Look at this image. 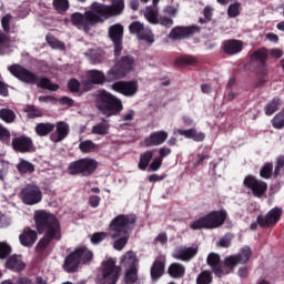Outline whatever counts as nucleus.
Instances as JSON below:
<instances>
[{"label":"nucleus","instance_id":"obj_1","mask_svg":"<svg viewBox=\"0 0 284 284\" xmlns=\"http://www.w3.org/2000/svg\"><path fill=\"white\" fill-rule=\"evenodd\" d=\"M123 10H125V0H113L110 6L101 2H93L90 6V9L84 13H72L71 23L78 28V30L90 32L92 26H97V23H105L108 19L119 17V14H123Z\"/></svg>","mask_w":284,"mask_h":284},{"label":"nucleus","instance_id":"obj_2","mask_svg":"<svg viewBox=\"0 0 284 284\" xmlns=\"http://www.w3.org/2000/svg\"><path fill=\"white\" fill-rule=\"evenodd\" d=\"M33 221L38 234H43L36 245V252L40 256H48L52 252V243L61 241V222L57 215L44 210L36 211Z\"/></svg>","mask_w":284,"mask_h":284},{"label":"nucleus","instance_id":"obj_3","mask_svg":"<svg viewBox=\"0 0 284 284\" xmlns=\"http://www.w3.org/2000/svg\"><path fill=\"white\" fill-rule=\"evenodd\" d=\"M252 253L253 251L251 246H242L239 253L226 255L224 262H222L220 253L212 252L209 253L206 263L210 265L213 274L221 278V276L232 274L237 265H246L252 257Z\"/></svg>","mask_w":284,"mask_h":284},{"label":"nucleus","instance_id":"obj_4","mask_svg":"<svg viewBox=\"0 0 284 284\" xmlns=\"http://www.w3.org/2000/svg\"><path fill=\"white\" fill-rule=\"evenodd\" d=\"M8 70L12 77H16V79L28 85H37V88L49 90L50 92H57V90H59V84L52 83V80L49 78L37 75L21 64H12Z\"/></svg>","mask_w":284,"mask_h":284},{"label":"nucleus","instance_id":"obj_5","mask_svg":"<svg viewBox=\"0 0 284 284\" xmlns=\"http://www.w3.org/2000/svg\"><path fill=\"white\" fill-rule=\"evenodd\" d=\"M95 108L104 116H116L123 112V102L105 89L98 90L95 93Z\"/></svg>","mask_w":284,"mask_h":284},{"label":"nucleus","instance_id":"obj_6","mask_svg":"<svg viewBox=\"0 0 284 284\" xmlns=\"http://www.w3.org/2000/svg\"><path fill=\"white\" fill-rule=\"evenodd\" d=\"M136 224V215L120 214L116 215L109 224V236L119 239V236L130 235Z\"/></svg>","mask_w":284,"mask_h":284},{"label":"nucleus","instance_id":"obj_7","mask_svg":"<svg viewBox=\"0 0 284 284\" xmlns=\"http://www.w3.org/2000/svg\"><path fill=\"white\" fill-rule=\"evenodd\" d=\"M225 220H227V211L225 209L209 211L205 215H201L196 220L190 223V227L197 229H219L223 226Z\"/></svg>","mask_w":284,"mask_h":284},{"label":"nucleus","instance_id":"obj_8","mask_svg":"<svg viewBox=\"0 0 284 284\" xmlns=\"http://www.w3.org/2000/svg\"><path fill=\"white\" fill-rule=\"evenodd\" d=\"M99 168V162L92 158H81L69 163L67 172L71 176H92Z\"/></svg>","mask_w":284,"mask_h":284},{"label":"nucleus","instance_id":"obj_9","mask_svg":"<svg viewBox=\"0 0 284 284\" xmlns=\"http://www.w3.org/2000/svg\"><path fill=\"white\" fill-rule=\"evenodd\" d=\"M134 70V58L131 55H123L115 64L106 72V81L112 82L119 79H125Z\"/></svg>","mask_w":284,"mask_h":284},{"label":"nucleus","instance_id":"obj_10","mask_svg":"<svg viewBox=\"0 0 284 284\" xmlns=\"http://www.w3.org/2000/svg\"><path fill=\"white\" fill-rule=\"evenodd\" d=\"M121 274V267L112 258L102 262V277L100 284H116Z\"/></svg>","mask_w":284,"mask_h":284},{"label":"nucleus","instance_id":"obj_11","mask_svg":"<svg viewBox=\"0 0 284 284\" xmlns=\"http://www.w3.org/2000/svg\"><path fill=\"white\" fill-rule=\"evenodd\" d=\"M20 199L24 205H38L43 201V192L37 184H27L21 189Z\"/></svg>","mask_w":284,"mask_h":284},{"label":"nucleus","instance_id":"obj_12","mask_svg":"<svg viewBox=\"0 0 284 284\" xmlns=\"http://www.w3.org/2000/svg\"><path fill=\"white\" fill-rule=\"evenodd\" d=\"M267 60H268V50L265 47L253 51L251 55V61L255 69V72L258 75H267L268 73Z\"/></svg>","mask_w":284,"mask_h":284},{"label":"nucleus","instance_id":"obj_13","mask_svg":"<svg viewBox=\"0 0 284 284\" xmlns=\"http://www.w3.org/2000/svg\"><path fill=\"white\" fill-rule=\"evenodd\" d=\"M243 185L250 189L255 197H263L267 193L268 184L264 180H260L256 175L250 173L245 175Z\"/></svg>","mask_w":284,"mask_h":284},{"label":"nucleus","instance_id":"obj_14","mask_svg":"<svg viewBox=\"0 0 284 284\" xmlns=\"http://www.w3.org/2000/svg\"><path fill=\"white\" fill-rule=\"evenodd\" d=\"M109 39H111L114 48V57L119 59L123 52V27L121 23H115L109 27Z\"/></svg>","mask_w":284,"mask_h":284},{"label":"nucleus","instance_id":"obj_15","mask_svg":"<svg viewBox=\"0 0 284 284\" xmlns=\"http://www.w3.org/2000/svg\"><path fill=\"white\" fill-rule=\"evenodd\" d=\"M11 146L14 152L28 154L34 150V142L32 141V138L20 135L12 139Z\"/></svg>","mask_w":284,"mask_h":284},{"label":"nucleus","instance_id":"obj_16","mask_svg":"<svg viewBox=\"0 0 284 284\" xmlns=\"http://www.w3.org/2000/svg\"><path fill=\"white\" fill-rule=\"evenodd\" d=\"M112 90L123 94V97H134L139 92V83L134 80L131 81H118L112 84Z\"/></svg>","mask_w":284,"mask_h":284},{"label":"nucleus","instance_id":"obj_17","mask_svg":"<svg viewBox=\"0 0 284 284\" xmlns=\"http://www.w3.org/2000/svg\"><path fill=\"white\" fill-rule=\"evenodd\" d=\"M282 213L283 209L274 206L266 213V215H257V222L260 226H273L281 220Z\"/></svg>","mask_w":284,"mask_h":284},{"label":"nucleus","instance_id":"obj_18","mask_svg":"<svg viewBox=\"0 0 284 284\" xmlns=\"http://www.w3.org/2000/svg\"><path fill=\"white\" fill-rule=\"evenodd\" d=\"M200 31V27L196 24H192L191 27H174L170 33V40H185L186 38H191Z\"/></svg>","mask_w":284,"mask_h":284},{"label":"nucleus","instance_id":"obj_19","mask_svg":"<svg viewBox=\"0 0 284 284\" xmlns=\"http://www.w3.org/2000/svg\"><path fill=\"white\" fill-rule=\"evenodd\" d=\"M165 267H166V257L165 255H160L159 257H155L153 261V264L151 265V280L154 281V283H158L162 276L165 274Z\"/></svg>","mask_w":284,"mask_h":284},{"label":"nucleus","instance_id":"obj_20","mask_svg":"<svg viewBox=\"0 0 284 284\" xmlns=\"http://www.w3.org/2000/svg\"><path fill=\"white\" fill-rule=\"evenodd\" d=\"M55 132L51 133L50 141L52 143H61L64 139H68L70 134V124L68 122L59 121L54 124Z\"/></svg>","mask_w":284,"mask_h":284},{"label":"nucleus","instance_id":"obj_21","mask_svg":"<svg viewBox=\"0 0 284 284\" xmlns=\"http://www.w3.org/2000/svg\"><path fill=\"white\" fill-rule=\"evenodd\" d=\"M38 240L39 232L32 230L30 226L24 227L22 233L19 235L20 244L23 247H32Z\"/></svg>","mask_w":284,"mask_h":284},{"label":"nucleus","instance_id":"obj_22","mask_svg":"<svg viewBox=\"0 0 284 284\" xmlns=\"http://www.w3.org/2000/svg\"><path fill=\"white\" fill-rule=\"evenodd\" d=\"M199 253V246H184L183 248H178L175 253H173V257L176 260H183L185 263H190L192 257H195Z\"/></svg>","mask_w":284,"mask_h":284},{"label":"nucleus","instance_id":"obj_23","mask_svg":"<svg viewBox=\"0 0 284 284\" xmlns=\"http://www.w3.org/2000/svg\"><path fill=\"white\" fill-rule=\"evenodd\" d=\"M81 263L79 262V257L75 255L74 251L71 252L67 257L64 258L63 262V270L68 274H74V272H79Z\"/></svg>","mask_w":284,"mask_h":284},{"label":"nucleus","instance_id":"obj_24","mask_svg":"<svg viewBox=\"0 0 284 284\" xmlns=\"http://www.w3.org/2000/svg\"><path fill=\"white\" fill-rule=\"evenodd\" d=\"M168 138V131H153L149 138L144 139V144L146 146H158L159 144H163Z\"/></svg>","mask_w":284,"mask_h":284},{"label":"nucleus","instance_id":"obj_25","mask_svg":"<svg viewBox=\"0 0 284 284\" xmlns=\"http://www.w3.org/2000/svg\"><path fill=\"white\" fill-rule=\"evenodd\" d=\"M222 49L226 55H236L243 51V42L241 40H224Z\"/></svg>","mask_w":284,"mask_h":284},{"label":"nucleus","instance_id":"obj_26","mask_svg":"<svg viewBox=\"0 0 284 284\" xmlns=\"http://www.w3.org/2000/svg\"><path fill=\"white\" fill-rule=\"evenodd\" d=\"M4 267L11 272H23L26 263L21 260V255L13 254L7 258Z\"/></svg>","mask_w":284,"mask_h":284},{"label":"nucleus","instance_id":"obj_27","mask_svg":"<svg viewBox=\"0 0 284 284\" xmlns=\"http://www.w3.org/2000/svg\"><path fill=\"white\" fill-rule=\"evenodd\" d=\"M73 252L78 257L80 265H88L94 258V253H92L88 246H78Z\"/></svg>","mask_w":284,"mask_h":284},{"label":"nucleus","instance_id":"obj_28","mask_svg":"<svg viewBox=\"0 0 284 284\" xmlns=\"http://www.w3.org/2000/svg\"><path fill=\"white\" fill-rule=\"evenodd\" d=\"M168 274L171 276V278H175V281H179V278H184L186 274V266L181 264V262H171V264L168 266Z\"/></svg>","mask_w":284,"mask_h":284},{"label":"nucleus","instance_id":"obj_29","mask_svg":"<svg viewBox=\"0 0 284 284\" xmlns=\"http://www.w3.org/2000/svg\"><path fill=\"white\" fill-rule=\"evenodd\" d=\"M178 133L194 140V142H203L206 138V134L203 131H197V129H178Z\"/></svg>","mask_w":284,"mask_h":284},{"label":"nucleus","instance_id":"obj_30","mask_svg":"<svg viewBox=\"0 0 284 284\" xmlns=\"http://www.w3.org/2000/svg\"><path fill=\"white\" fill-rule=\"evenodd\" d=\"M160 0H153V4L151 7H146V11L144 12V18L151 23V24H159V4Z\"/></svg>","mask_w":284,"mask_h":284},{"label":"nucleus","instance_id":"obj_31","mask_svg":"<svg viewBox=\"0 0 284 284\" xmlns=\"http://www.w3.org/2000/svg\"><path fill=\"white\" fill-rule=\"evenodd\" d=\"M176 67H196L200 62L199 58L196 55H179L174 60Z\"/></svg>","mask_w":284,"mask_h":284},{"label":"nucleus","instance_id":"obj_32","mask_svg":"<svg viewBox=\"0 0 284 284\" xmlns=\"http://www.w3.org/2000/svg\"><path fill=\"white\" fill-rule=\"evenodd\" d=\"M122 267L136 268L139 265V260L136 258V254L132 251L126 252L121 258Z\"/></svg>","mask_w":284,"mask_h":284},{"label":"nucleus","instance_id":"obj_33","mask_svg":"<svg viewBox=\"0 0 284 284\" xmlns=\"http://www.w3.org/2000/svg\"><path fill=\"white\" fill-rule=\"evenodd\" d=\"M92 134H98L100 136H105L110 133V122L108 120L102 119V121L91 129Z\"/></svg>","mask_w":284,"mask_h":284},{"label":"nucleus","instance_id":"obj_34","mask_svg":"<svg viewBox=\"0 0 284 284\" xmlns=\"http://www.w3.org/2000/svg\"><path fill=\"white\" fill-rule=\"evenodd\" d=\"M52 132H54V123H38L36 125V134H38V136H48V134H52Z\"/></svg>","mask_w":284,"mask_h":284},{"label":"nucleus","instance_id":"obj_35","mask_svg":"<svg viewBox=\"0 0 284 284\" xmlns=\"http://www.w3.org/2000/svg\"><path fill=\"white\" fill-rule=\"evenodd\" d=\"M105 80H108V77H105V74L102 71H89V81H91L93 85H102V83H105Z\"/></svg>","mask_w":284,"mask_h":284},{"label":"nucleus","instance_id":"obj_36","mask_svg":"<svg viewBox=\"0 0 284 284\" xmlns=\"http://www.w3.org/2000/svg\"><path fill=\"white\" fill-rule=\"evenodd\" d=\"M281 106V98H273L264 108L265 115H273Z\"/></svg>","mask_w":284,"mask_h":284},{"label":"nucleus","instance_id":"obj_37","mask_svg":"<svg viewBox=\"0 0 284 284\" xmlns=\"http://www.w3.org/2000/svg\"><path fill=\"white\" fill-rule=\"evenodd\" d=\"M97 148L98 145L93 143L92 140H84V141H81L79 144V150L83 154H90L92 152H97Z\"/></svg>","mask_w":284,"mask_h":284},{"label":"nucleus","instance_id":"obj_38","mask_svg":"<svg viewBox=\"0 0 284 284\" xmlns=\"http://www.w3.org/2000/svg\"><path fill=\"white\" fill-rule=\"evenodd\" d=\"M274 174V164L273 162H265L260 169V175L264 180H270Z\"/></svg>","mask_w":284,"mask_h":284},{"label":"nucleus","instance_id":"obj_39","mask_svg":"<svg viewBox=\"0 0 284 284\" xmlns=\"http://www.w3.org/2000/svg\"><path fill=\"white\" fill-rule=\"evenodd\" d=\"M45 41L52 48L53 50H65V44L61 42L59 39H57L51 33H48L45 36Z\"/></svg>","mask_w":284,"mask_h":284},{"label":"nucleus","instance_id":"obj_40","mask_svg":"<svg viewBox=\"0 0 284 284\" xmlns=\"http://www.w3.org/2000/svg\"><path fill=\"white\" fill-rule=\"evenodd\" d=\"M17 170L20 174H32V172H34V164L26 160H21L17 165Z\"/></svg>","mask_w":284,"mask_h":284},{"label":"nucleus","instance_id":"obj_41","mask_svg":"<svg viewBox=\"0 0 284 284\" xmlns=\"http://www.w3.org/2000/svg\"><path fill=\"white\" fill-rule=\"evenodd\" d=\"M0 119L4 121V123H14L17 114L12 109H0Z\"/></svg>","mask_w":284,"mask_h":284},{"label":"nucleus","instance_id":"obj_42","mask_svg":"<svg viewBox=\"0 0 284 284\" xmlns=\"http://www.w3.org/2000/svg\"><path fill=\"white\" fill-rule=\"evenodd\" d=\"M129 31L131 34H136L139 41H143V23L141 22H132L129 26Z\"/></svg>","mask_w":284,"mask_h":284},{"label":"nucleus","instance_id":"obj_43","mask_svg":"<svg viewBox=\"0 0 284 284\" xmlns=\"http://www.w3.org/2000/svg\"><path fill=\"white\" fill-rule=\"evenodd\" d=\"M213 275L212 271H201L196 277V284H212Z\"/></svg>","mask_w":284,"mask_h":284},{"label":"nucleus","instance_id":"obj_44","mask_svg":"<svg viewBox=\"0 0 284 284\" xmlns=\"http://www.w3.org/2000/svg\"><path fill=\"white\" fill-rule=\"evenodd\" d=\"M138 268H126V272L124 274V283L126 284H134L136 283V280L139 278Z\"/></svg>","mask_w":284,"mask_h":284},{"label":"nucleus","instance_id":"obj_45","mask_svg":"<svg viewBox=\"0 0 284 284\" xmlns=\"http://www.w3.org/2000/svg\"><path fill=\"white\" fill-rule=\"evenodd\" d=\"M53 8L59 14H63V12H68L70 2L68 0H53Z\"/></svg>","mask_w":284,"mask_h":284},{"label":"nucleus","instance_id":"obj_46","mask_svg":"<svg viewBox=\"0 0 284 284\" xmlns=\"http://www.w3.org/2000/svg\"><path fill=\"white\" fill-rule=\"evenodd\" d=\"M129 241H130V235H120L113 242V250L121 252V250H123V247H125V245H128Z\"/></svg>","mask_w":284,"mask_h":284},{"label":"nucleus","instance_id":"obj_47","mask_svg":"<svg viewBox=\"0 0 284 284\" xmlns=\"http://www.w3.org/2000/svg\"><path fill=\"white\" fill-rule=\"evenodd\" d=\"M12 254V246L8 242H0V260L6 261Z\"/></svg>","mask_w":284,"mask_h":284},{"label":"nucleus","instance_id":"obj_48","mask_svg":"<svg viewBox=\"0 0 284 284\" xmlns=\"http://www.w3.org/2000/svg\"><path fill=\"white\" fill-rule=\"evenodd\" d=\"M23 112L27 113L28 119H39L42 116V113L36 105L29 104L24 108Z\"/></svg>","mask_w":284,"mask_h":284},{"label":"nucleus","instance_id":"obj_49","mask_svg":"<svg viewBox=\"0 0 284 284\" xmlns=\"http://www.w3.org/2000/svg\"><path fill=\"white\" fill-rule=\"evenodd\" d=\"M229 18H237L241 16V2H234L233 4L229 6L227 9Z\"/></svg>","mask_w":284,"mask_h":284},{"label":"nucleus","instance_id":"obj_50","mask_svg":"<svg viewBox=\"0 0 284 284\" xmlns=\"http://www.w3.org/2000/svg\"><path fill=\"white\" fill-rule=\"evenodd\" d=\"M275 129H284V109L272 119Z\"/></svg>","mask_w":284,"mask_h":284},{"label":"nucleus","instance_id":"obj_51","mask_svg":"<svg viewBox=\"0 0 284 284\" xmlns=\"http://www.w3.org/2000/svg\"><path fill=\"white\" fill-rule=\"evenodd\" d=\"M106 236H110V233H105V232L93 233L91 236V243L93 245H99V243H103V241H105Z\"/></svg>","mask_w":284,"mask_h":284},{"label":"nucleus","instance_id":"obj_52","mask_svg":"<svg viewBox=\"0 0 284 284\" xmlns=\"http://www.w3.org/2000/svg\"><path fill=\"white\" fill-rule=\"evenodd\" d=\"M10 36L6 34V33H0V54L4 51L8 50V48H10Z\"/></svg>","mask_w":284,"mask_h":284},{"label":"nucleus","instance_id":"obj_53","mask_svg":"<svg viewBox=\"0 0 284 284\" xmlns=\"http://www.w3.org/2000/svg\"><path fill=\"white\" fill-rule=\"evenodd\" d=\"M0 141L10 145V131L3 124H0Z\"/></svg>","mask_w":284,"mask_h":284},{"label":"nucleus","instance_id":"obj_54","mask_svg":"<svg viewBox=\"0 0 284 284\" xmlns=\"http://www.w3.org/2000/svg\"><path fill=\"white\" fill-rule=\"evenodd\" d=\"M282 169H284V155H278V158L276 160L275 169L273 171L274 178H278V175H281Z\"/></svg>","mask_w":284,"mask_h":284},{"label":"nucleus","instance_id":"obj_55","mask_svg":"<svg viewBox=\"0 0 284 284\" xmlns=\"http://www.w3.org/2000/svg\"><path fill=\"white\" fill-rule=\"evenodd\" d=\"M68 89L74 94L77 92H81V82H79V80L77 79H71L68 82Z\"/></svg>","mask_w":284,"mask_h":284},{"label":"nucleus","instance_id":"obj_56","mask_svg":"<svg viewBox=\"0 0 284 284\" xmlns=\"http://www.w3.org/2000/svg\"><path fill=\"white\" fill-rule=\"evenodd\" d=\"M159 153H160V161H161L160 166H162L164 158H168V155H171L172 149H170V146H161Z\"/></svg>","mask_w":284,"mask_h":284},{"label":"nucleus","instance_id":"obj_57","mask_svg":"<svg viewBox=\"0 0 284 284\" xmlns=\"http://www.w3.org/2000/svg\"><path fill=\"white\" fill-rule=\"evenodd\" d=\"M144 42H148L149 44H153L155 42V37L153 31H151V29H145V27H144Z\"/></svg>","mask_w":284,"mask_h":284},{"label":"nucleus","instance_id":"obj_58","mask_svg":"<svg viewBox=\"0 0 284 284\" xmlns=\"http://www.w3.org/2000/svg\"><path fill=\"white\" fill-rule=\"evenodd\" d=\"M159 169H161V153L149 164V171H159Z\"/></svg>","mask_w":284,"mask_h":284},{"label":"nucleus","instance_id":"obj_59","mask_svg":"<svg viewBox=\"0 0 284 284\" xmlns=\"http://www.w3.org/2000/svg\"><path fill=\"white\" fill-rule=\"evenodd\" d=\"M11 20H12V16L11 14H6L1 19V24H2V28H3L4 32H10V21Z\"/></svg>","mask_w":284,"mask_h":284},{"label":"nucleus","instance_id":"obj_60","mask_svg":"<svg viewBox=\"0 0 284 284\" xmlns=\"http://www.w3.org/2000/svg\"><path fill=\"white\" fill-rule=\"evenodd\" d=\"M159 23L162 24V27L170 29L171 27H173L174 20H172V18H168L166 16H164L159 19Z\"/></svg>","mask_w":284,"mask_h":284},{"label":"nucleus","instance_id":"obj_61","mask_svg":"<svg viewBox=\"0 0 284 284\" xmlns=\"http://www.w3.org/2000/svg\"><path fill=\"white\" fill-rule=\"evenodd\" d=\"M89 205H90V207H93V209L101 205V196H99V195L89 196Z\"/></svg>","mask_w":284,"mask_h":284},{"label":"nucleus","instance_id":"obj_62","mask_svg":"<svg viewBox=\"0 0 284 284\" xmlns=\"http://www.w3.org/2000/svg\"><path fill=\"white\" fill-rule=\"evenodd\" d=\"M168 178L166 173H163L162 175H159V173H152L149 175V182H161L162 180H165Z\"/></svg>","mask_w":284,"mask_h":284},{"label":"nucleus","instance_id":"obj_63","mask_svg":"<svg viewBox=\"0 0 284 284\" xmlns=\"http://www.w3.org/2000/svg\"><path fill=\"white\" fill-rule=\"evenodd\" d=\"M154 150L144 152V171L149 166L151 160H153Z\"/></svg>","mask_w":284,"mask_h":284},{"label":"nucleus","instance_id":"obj_64","mask_svg":"<svg viewBox=\"0 0 284 284\" xmlns=\"http://www.w3.org/2000/svg\"><path fill=\"white\" fill-rule=\"evenodd\" d=\"M14 284H34V281H32V278L27 276H20L18 277Z\"/></svg>","mask_w":284,"mask_h":284}]
</instances>
